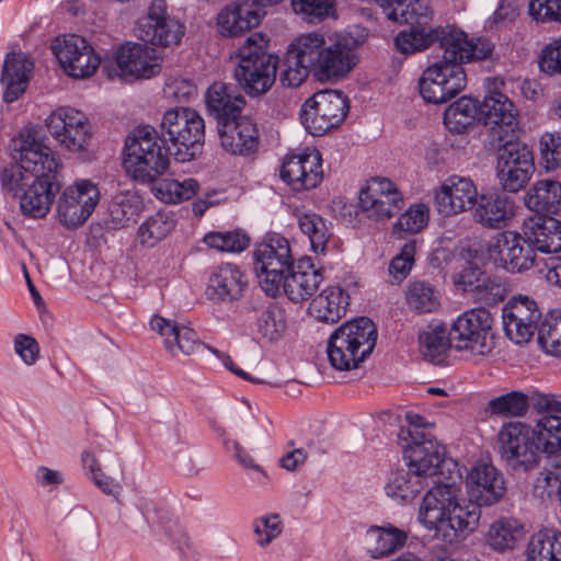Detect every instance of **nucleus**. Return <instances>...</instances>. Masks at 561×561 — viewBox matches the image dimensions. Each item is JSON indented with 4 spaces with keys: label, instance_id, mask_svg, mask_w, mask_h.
Returning a JSON list of instances; mask_svg holds the SVG:
<instances>
[{
    "label": "nucleus",
    "instance_id": "2",
    "mask_svg": "<svg viewBox=\"0 0 561 561\" xmlns=\"http://www.w3.org/2000/svg\"><path fill=\"white\" fill-rule=\"evenodd\" d=\"M366 37L365 28L355 27L337 34L328 44L323 34L309 32L295 37L287 48L313 69L317 80H339L346 77L357 65L356 50Z\"/></svg>",
    "mask_w": 561,
    "mask_h": 561
},
{
    "label": "nucleus",
    "instance_id": "59",
    "mask_svg": "<svg viewBox=\"0 0 561 561\" xmlns=\"http://www.w3.org/2000/svg\"><path fill=\"white\" fill-rule=\"evenodd\" d=\"M471 296L477 302L495 306L505 299L506 288L501 282L485 274Z\"/></svg>",
    "mask_w": 561,
    "mask_h": 561
},
{
    "label": "nucleus",
    "instance_id": "39",
    "mask_svg": "<svg viewBox=\"0 0 561 561\" xmlns=\"http://www.w3.org/2000/svg\"><path fill=\"white\" fill-rule=\"evenodd\" d=\"M482 506L471 499L465 500L460 496L444 522V529L453 530L455 537L468 536L479 525Z\"/></svg>",
    "mask_w": 561,
    "mask_h": 561
},
{
    "label": "nucleus",
    "instance_id": "62",
    "mask_svg": "<svg viewBox=\"0 0 561 561\" xmlns=\"http://www.w3.org/2000/svg\"><path fill=\"white\" fill-rule=\"evenodd\" d=\"M198 346L199 343L196 332L185 325H179L172 336V340H167V351H169L174 356L179 353L190 355Z\"/></svg>",
    "mask_w": 561,
    "mask_h": 561
},
{
    "label": "nucleus",
    "instance_id": "56",
    "mask_svg": "<svg viewBox=\"0 0 561 561\" xmlns=\"http://www.w3.org/2000/svg\"><path fill=\"white\" fill-rule=\"evenodd\" d=\"M256 328L262 337L272 342L280 339L285 332L286 322L280 310L276 306L270 305L260 311Z\"/></svg>",
    "mask_w": 561,
    "mask_h": 561
},
{
    "label": "nucleus",
    "instance_id": "28",
    "mask_svg": "<svg viewBox=\"0 0 561 561\" xmlns=\"http://www.w3.org/2000/svg\"><path fill=\"white\" fill-rule=\"evenodd\" d=\"M282 274L280 293L293 302L308 300L319 288L323 276L316 268L310 257H302Z\"/></svg>",
    "mask_w": 561,
    "mask_h": 561
},
{
    "label": "nucleus",
    "instance_id": "7",
    "mask_svg": "<svg viewBox=\"0 0 561 561\" xmlns=\"http://www.w3.org/2000/svg\"><path fill=\"white\" fill-rule=\"evenodd\" d=\"M160 130L163 140L171 144L172 156L178 162L193 160L205 137L204 119L190 107L167 111L162 117Z\"/></svg>",
    "mask_w": 561,
    "mask_h": 561
},
{
    "label": "nucleus",
    "instance_id": "50",
    "mask_svg": "<svg viewBox=\"0 0 561 561\" xmlns=\"http://www.w3.org/2000/svg\"><path fill=\"white\" fill-rule=\"evenodd\" d=\"M278 67L280 68L279 82L285 88H298L309 78L310 75H313V69L306 65L288 48L286 49Z\"/></svg>",
    "mask_w": 561,
    "mask_h": 561
},
{
    "label": "nucleus",
    "instance_id": "23",
    "mask_svg": "<svg viewBox=\"0 0 561 561\" xmlns=\"http://www.w3.org/2000/svg\"><path fill=\"white\" fill-rule=\"evenodd\" d=\"M322 178V158L316 149L286 156L280 168V179L297 192L314 188Z\"/></svg>",
    "mask_w": 561,
    "mask_h": 561
},
{
    "label": "nucleus",
    "instance_id": "27",
    "mask_svg": "<svg viewBox=\"0 0 561 561\" xmlns=\"http://www.w3.org/2000/svg\"><path fill=\"white\" fill-rule=\"evenodd\" d=\"M478 197L476 184L468 178L450 176L435 192L437 211L447 217L472 209Z\"/></svg>",
    "mask_w": 561,
    "mask_h": 561
},
{
    "label": "nucleus",
    "instance_id": "1",
    "mask_svg": "<svg viewBox=\"0 0 561 561\" xmlns=\"http://www.w3.org/2000/svg\"><path fill=\"white\" fill-rule=\"evenodd\" d=\"M61 168L50 147L35 139L26 140L20 148L19 160L0 171L1 188L19 198L24 216L44 218L61 188Z\"/></svg>",
    "mask_w": 561,
    "mask_h": 561
},
{
    "label": "nucleus",
    "instance_id": "44",
    "mask_svg": "<svg viewBox=\"0 0 561 561\" xmlns=\"http://www.w3.org/2000/svg\"><path fill=\"white\" fill-rule=\"evenodd\" d=\"M533 431L540 455L561 454V416L543 415L533 426Z\"/></svg>",
    "mask_w": 561,
    "mask_h": 561
},
{
    "label": "nucleus",
    "instance_id": "48",
    "mask_svg": "<svg viewBox=\"0 0 561 561\" xmlns=\"http://www.w3.org/2000/svg\"><path fill=\"white\" fill-rule=\"evenodd\" d=\"M537 333L538 343L547 354L561 356V309L550 311Z\"/></svg>",
    "mask_w": 561,
    "mask_h": 561
},
{
    "label": "nucleus",
    "instance_id": "13",
    "mask_svg": "<svg viewBox=\"0 0 561 561\" xmlns=\"http://www.w3.org/2000/svg\"><path fill=\"white\" fill-rule=\"evenodd\" d=\"M534 437L533 426L525 422L513 421L502 425L497 433V444L506 467L526 472L539 463L540 453Z\"/></svg>",
    "mask_w": 561,
    "mask_h": 561
},
{
    "label": "nucleus",
    "instance_id": "49",
    "mask_svg": "<svg viewBox=\"0 0 561 561\" xmlns=\"http://www.w3.org/2000/svg\"><path fill=\"white\" fill-rule=\"evenodd\" d=\"M174 228V220L165 213L158 211L149 217L138 228L140 243L153 247L164 239Z\"/></svg>",
    "mask_w": 561,
    "mask_h": 561
},
{
    "label": "nucleus",
    "instance_id": "33",
    "mask_svg": "<svg viewBox=\"0 0 561 561\" xmlns=\"http://www.w3.org/2000/svg\"><path fill=\"white\" fill-rule=\"evenodd\" d=\"M205 103L208 113L214 116L218 125L230 118H237L244 105V98L236 87L225 82H214L206 91Z\"/></svg>",
    "mask_w": 561,
    "mask_h": 561
},
{
    "label": "nucleus",
    "instance_id": "40",
    "mask_svg": "<svg viewBox=\"0 0 561 561\" xmlns=\"http://www.w3.org/2000/svg\"><path fill=\"white\" fill-rule=\"evenodd\" d=\"M481 122L479 101L463 95L450 104L444 113V124L454 134H462Z\"/></svg>",
    "mask_w": 561,
    "mask_h": 561
},
{
    "label": "nucleus",
    "instance_id": "20",
    "mask_svg": "<svg viewBox=\"0 0 561 561\" xmlns=\"http://www.w3.org/2000/svg\"><path fill=\"white\" fill-rule=\"evenodd\" d=\"M403 459L412 472L425 480L433 476H444L443 468L447 465L445 446L430 433H414L413 442L403 446Z\"/></svg>",
    "mask_w": 561,
    "mask_h": 561
},
{
    "label": "nucleus",
    "instance_id": "52",
    "mask_svg": "<svg viewBox=\"0 0 561 561\" xmlns=\"http://www.w3.org/2000/svg\"><path fill=\"white\" fill-rule=\"evenodd\" d=\"M87 48L88 41L76 34H67L62 37H57L51 45L54 55L67 75L70 71V65L75 64V59Z\"/></svg>",
    "mask_w": 561,
    "mask_h": 561
},
{
    "label": "nucleus",
    "instance_id": "26",
    "mask_svg": "<svg viewBox=\"0 0 561 561\" xmlns=\"http://www.w3.org/2000/svg\"><path fill=\"white\" fill-rule=\"evenodd\" d=\"M247 286L248 280L241 268L232 263H224L210 272L205 295L215 305L232 304L243 297Z\"/></svg>",
    "mask_w": 561,
    "mask_h": 561
},
{
    "label": "nucleus",
    "instance_id": "5",
    "mask_svg": "<svg viewBox=\"0 0 561 561\" xmlns=\"http://www.w3.org/2000/svg\"><path fill=\"white\" fill-rule=\"evenodd\" d=\"M124 167L126 171L141 183H152L169 168L171 147L158 142L157 130L151 126H138L125 145Z\"/></svg>",
    "mask_w": 561,
    "mask_h": 561
},
{
    "label": "nucleus",
    "instance_id": "64",
    "mask_svg": "<svg viewBox=\"0 0 561 561\" xmlns=\"http://www.w3.org/2000/svg\"><path fill=\"white\" fill-rule=\"evenodd\" d=\"M528 9L538 22H561V0H531Z\"/></svg>",
    "mask_w": 561,
    "mask_h": 561
},
{
    "label": "nucleus",
    "instance_id": "54",
    "mask_svg": "<svg viewBox=\"0 0 561 561\" xmlns=\"http://www.w3.org/2000/svg\"><path fill=\"white\" fill-rule=\"evenodd\" d=\"M419 342L423 355L433 363H439L447 350L451 347L450 331L448 334L442 328L424 331L420 334Z\"/></svg>",
    "mask_w": 561,
    "mask_h": 561
},
{
    "label": "nucleus",
    "instance_id": "53",
    "mask_svg": "<svg viewBox=\"0 0 561 561\" xmlns=\"http://www.w3.org/2000/svg\"><path fill=\"white\" fill-rule=\"evenodd\" d=\"M156 196L170 204H176L182 201L191 199L198 190V182L195 179H186L178 181L174 179H165L156 187Z\"/></svg>",
    "mask_w": 561,
    "mask_h": 561
},
{
    "label": "nucleus",
    "instance_id": "9",
    "mask_svg": "<svg viewBox=\"0 0 561 561\" xmlns=\"http://www.w3.org/2000/svg\"><path fill=\"white\" fill-rule=\"evenodd\" d=\"M493 318L485 308L465 311L450 328L451 348L469 352L471 356H488L495 347Z\"/></svg>",
    "mask_w": 561,
    "mask_h": 561
},
{
    "label": "nucleus",
    "instance_id": "30",
    "mask_svg": "<svg viewBox=\"0 0 561 561\" xmlns=\"http://www.w3.org/2000/svg\"><path fill=\"white\" fill-rule=\"evenodd\" d=\"M472 209L477 224L488 229H502L515 216V202L505 193H483L478 195Z\"/></svg>",
    "mask_w": 561,
    "mask_h": 561
},
{
    "label": "nucleus",
    "instance_id": "4",
    "mask_svg": "<svg viewBox=\"0 0 561 561\" xmlns=\"http://www.w3.org/2000/svg\"><path fill=\"white\" fill-rule=\"evenodd\" d=\"M377 342V328L367 317H359L336 328L327 345L331 366L337 370H352L365 362Z\"/></svg>",
    "mask_w": 561,
    "mask_h": 561
},
{
    "label": "nucleus",
    "instance_id": "46",
    "mask_svg": "<svg viewBox=\"0 0 561 561\" xmlns=\"http://www.w3.org/2000/svg\"><path fill=\"white\" fill-rule=\"evenodd\" d=\"M533 389L524 391H510L491 399L488 409L491 414L519 417L527 414L533 404Z\"/></svg>",
    "mask_w": 561,
    "mask_h": 561
},
{
    "label": "nucleus",
    "instance_id": "51",
    "mask_svg": "<svg viewBox=\"0 0 561 561\" xmlns=\"http://www.w3.org/2000/svg\"><path fill=\"white\" fill-rule=\"evenodd\" d=\"M140 206V197L133 191L115 194L108 207L112 222L116 226H125L138 215Z\"/></svg>",
    "mask_w": 561,
    "mask_h": 561
},
{
    "label": "nucleus",
    "instance_id": "60",
    "mask_svg": "<svg viewBox=\"0 0 561 561\" xmlns=\"http://www.w3.org/2000/svg\"><path fill=\"white\" fill-rule=\"evenodd\" d=\"M416 243L414 240L405 242L400 252L391 260L389 264V274L393 279L401 282L411 272L414 264Z\"/></svg>",
    "mask_w": 561,
    "mask_h": 561
},
{
    "label": "nucleus",
    "instance_id": "17",
    "mask_svg": "<svg viewBox=\"0 0 561 561\" xmlns=\"http://www.w3.org/2000/svg\"><path fill=\"white\" fill-rule=\"evenodd\" d=\"M99 201L100 191L90 180H81L66 187L57 205L60 224L70 229L82 226L94 211Z\"/></svg>",
    "mask_w": 561,
    "mask_h": 561
},
{
    "label": "nucleus",
    "instance_id": "38",
    "mask_svg": "<svg viewBox=\"0 0 561 561\" xmlns=\"http://www.w3.org/2000/svg\"><path fill=\"white\" fill-rule=\"evenodd\" d=\"M367 551L371 558L378 559L394 553L402 548L408 539L404 530L392 525L371 526L366 531Z\"/></svg>",
    "mask_w": 561,
    "mask_h": 561
},
{
    "label": "nucleus",
    "instance_id": "32",
    "mask_svg": "<svg viewBox=\"0 0 561 561\" xmlns=\"http://www.w3.org/2000/svg\"><path fill=\"white\" fill-rule=\"evenodd\" d=\"M522 230L536 251L541 253L561 251V221L554 217L531 216L524 221Z\"/></svg>",
    "mask_w": 561,
    "mask_h": 561
},
{
    "label": "nucleus",
    "instance_id": "55",
    "mask_svg": "<svg viewBox=\"0 0 561 561\" xmlns=\"http://www.w3.org/2000/svg\"><path fill=\"white\" fill-rule=\"evenodd\" d=\"M539 165L547 172L561 167V133H545L539 138Z\"/></svg>",
    "mask_w": 561,
    "mask_h": 561
},
{
    "label": "nucleus",
    "instance_id": "14",
    "mask_svg": "<svg viewBox=\"0 0 561 561\" xmlns=\"http://www.w3.org/2000/svg\"><path fill=\"white\" fill-rule=\"evenodd\" d=\"M486 253L490 261L510 273L528 271L536 262V250L526 240V236L511 230L495 236L490 241Z\"/></svg>",
    "mask_w": 561,
    "mask_h": 561
},
{
    "label": "nucleus",
    "instance_id": "6",
    "mask_svg": "<svg viewBox=\"0 0 561 561\" xmlns=\"http://www.w3.org/2000/svg\"><path fill=\"white\" fill-rule=\"evenodd\" d=\"M419 41L414 47L420 48V51L438 44L443 50L439 62L459 68H463L466 62L486 59L494 48L489 39L468 38L463 31L451 25H437L428 35L419 37Z\"/></svg>",
    "mask_w": 561,
    "mask_h": 561
},
{
    "label": "nucleus",
    "instance_id": "42",
    "mask_svg": "<svg viewBox=\"0 0 561 561\" xmlns=\"http://www.w3.org/2000/svg\"><path fill=\"white\" fill-rule=\"evenodd\" d=\"M527 561H561V533L543 529L534 534L526 548Z\"/></svg>",
    "mask_w": 561,
    "mask_h": 561
},
{
    "label": "nucleus",
    "instance_id": "18",
    "mask_svg": "<svg viewBox=\"0 0 561 561\" xmlns=\"http://www.w3.org/2000/svg\"><path fill=\"white\" fill-rule=\"evenodd\" d=\"M479 105L481 121L489 127L488 144L518 137V111L505 94L493 91Z\"/></svg>",
    "mask_w": 561,
    "mask_h": 561
},
{
    "label": "nucleus",
    "instance_id": "57",
    "mask_svg": "<svg viewBox=\"0 0 561 561\" xmlns=\"http://www.w3.org/2000/svg\"><path fill=\"white\" fill-rule=\"evenodd\" d=\"M204 242L221 252H242L250 244V238L241 231L208 232Z\"/></svg>",
    "mask_w": 561,
    "mask_h": 561
},
{
    "label": "nucleus",
    "instance_id": "16",
    "mask_svg": "<svg viewBox=\"0 0 561 561\" xmlns=\"http://www.w3.org/2000/svg\"><path fill=\"white\" fill-rule=\"evenodd\" d=\"M404 199L396 183L386 178H373L359 192V207L367 218L382 221L396 216Z\"/></svg>",
    "mask_w": 561,
    "mask_h": 561
},
{
    "label": "nucleus",
    "instance_id": "34",
    "mask_svg": "<svg viewBox=\"0 0 561 561\" xmlns=\"http://www.w3.org/2000/svg\"><path fill=\"white\" fill-rule=\"evenodd\" d=\"M350 286L346 288L340 285L328 286L309 305V313L317 320L325 323H335L345 316L350 305L351 294L355 290Z\"/></svg>",
    "mask_w": 561,
    "mask_h": 561
},
{
    "label": "nucleus",
    "instance_id": "10",
    "mask_svg": "<svg viewBox=\"0 0 561 561\" xmlns=\"http://www.w3.org/2000/svg\"><path fill=\"white\" fill-rule=\"evenodd\" d=\"M518 137H507L502 141L489 144L490 149L497 150L496 175L502 188L516 193L524 188L535 172L531 149L517 141Z\"/></svg>",
    "mask_w": 561,
    "mask_h": 561
},
{
    "label": "nucleus",
    "instance_id": "45",
    "mask_svg": "<svg viewBox=\"0 0 561 561\" xmlns=\"http://www.w3.org/2000/svg\"><path fill=\"white\" fill-rule=\"evenodd\" d=\"M298 226L304 234L309 238L314 253H324L327 244L332 237V230L327 220L312 211L297 214Z\"/></svg>",
    "mask_w": 561,
    "mask_h": 561
},
{
    "label": "nucleus",
    "instance_id": "58",
    "mask_svg": "<svg viewBox=\"0 0 561 561\" xmlns=\"http://www.w3.org/2000/svg\"><path fill=\"white\" fill-rule=\"evenodd\" d=\"M427 222L428 208L424 204L412 205L397 220L393 227V233H417L427 225Z\"/></svg>",
    "mask_w": 561,
    "mask_h": 561
},
{
    "label": "nucleus",
    "instance_id": "8",
    "mask_svg": "<svg viewBox=\"0 0 561 561\" xmlns=\"http://www.w3.org/2000/svg\"><path fill=\"white\" fill-rule=\"evenodd\" d=\"M383 8L389 20L409 25V30L398 33L394 39L397 49L402 54H414L420 48L414 47L419 37L430 34L433 10L430 0H376Z\"/></svg>",
    "mask_w": 561,
    "mask_h": 561
},
{
    "label": "nucleus",
    "instance_id": "22",
    "mask_svg": "<svg viewBox=\"0 0 561 561\" xmlns=\"http://www.w3.org/2000/svg\"><path fill=\"white\" fill-rule=\"evenodd\" d=\"M184 28L178 19L167 14L164 0H153L148 16L139 24V37L151 45L169 47L180 43Z\"/></svg>",
    "mask_w": 561,
    "mask_h": 561
},
{
    "label": "nucleus",
    "instance_id": "24",
    "mask_svg": "<svg viewBox=\"0 0 561 561\" xmlns=\"http://www.w3.org/2000/svg\"><path fill=\"white\" fill-rule=\"evenodd\" d=\"M461 496V489L455 482L437 483L424 495L417 518L428 530L440 531L444 522Z\"/></svg>",
    "mask_w": 561,
    "mask_h": 561
},
{
    "label": "nucleus",
    "instance_id": "19",
    "mask_svg": "<svg viewBox=\"0 0 561 561\" xmlns=\"http://www.w3.org/2000/svg\"><path fill=\"white\" fill-rule=\"evenodd\" d=\"M117 76L125 81L148 80L162 70V58L148 45L126 43L115 51Z\"/></svg>",
    "mask_w": 561,
    "mask_h": 561
},
{
    "label": "nucleus",
    "instance_id": "25",
    "mask_svg": "<svg viewBox=\"0 0 561 561\" xmlns=\"http://www.w3.org/2000/svg\"><path fill=\"white\" fill-rule=\"evenodd\" d=\"M469 497L483 506L500 502L506 494L503 473L493 465L480 462L469 471L466 479Z\"/></svg>",
    "mask_w": 561,
    "mask_h": 561
},
{
    "label": "nucleus",
    "instance_id": "12",
    "mask_svg": "<svg viewBox=\"0 0 561 561\" xmlns=\"http://www.w3.org/2000/svg\"><path fill=\"white\" fill-rule=\"evenodd\" d=\"M253 259L262 290L271 297L278 296L282 274L294 263L288 240L279 234L268 237L256 245Z\"/></svg>",
    "mask_w": 561,
    "mask_h": 561
},
{
    "label": "nucleus",
    "instance_id": "29",
    "mask_svg": "<svg viewBox=\"0 0 561 561\" xmlns=\"http://www.w3.org/2000/svg\"><path fill=\"white\" fill-rule=\"evenodd\" d=\"M265 10L252 1H233L222 8L217 15L218 32L226 37L240 36L256 27Z\"/></svg>",
    "mask_w": 561,
    "mask_h": 561
},
{
    "label": "nucleus",
    "instance_id": "21",
    "mask_svg": "<svg viewBox=\"0 0 561 561\" xmlns=\"http://www.w3.org/2000/svg\"><path fill=\"white\" fill-rule=\"evenodd\" d=\"M541 311L537 302L527 296L511 299L503 308V329L506 336L517 345L531 341L540 327Z\"/></svg>",
    "mask_w": 561,
    "mask_h": 561
},
{
    "label": "nucleus",
    "instance_id": "36",
    "mask_svg": "<svg viewBox=\"0 0 561 561\" xmlns=\"http://www.w3.org/2000/svg\"><path fill=\"white\" fill-rule=\"evenodd\" d=\"M525 206L538 215H553L561 209V183L539 180L526 192Z\"/></svg>",
    "mask_w": 561,
    "mask_h": 561
},
{
    "label": "nucleus",
    "instance_id": "31",
    "mask_svg": "<svg viewBox=\"0 0 561 561\" xmlns=\"http://www.w3.org/2000/svg\"><path fill=\"white\" fill-rule=\"evenodd\" d=\"M222 148L231 154L250 156L257 151L260 138L256 125L241 114L219 125Z\"/></svg>",
    "mask_w": 561,
    "mask_h": 561
},
{
    "label": "nucleus",
    "instance_id": "43",
    "mask_svg": "<svg viewBox=\"0 0 561 561\" xmlns=\"http://www.w3.org/2000/svg\"><path fill=\"white\" fill-rule=\"evenodd\" d=\"M405 302L417 314L432 313L440 306V294L431 283L414 280L405 290Z\"/></svg>",
    "mask_w": 561,
    "mask_h": 561
},
{
    "label": "nucleus",
    "instance_id": "15",
    "mask_svg": "<svg viewBox=\"0 0 561 561\" xmlns=\"http://www.w3.org/2000/svg\"><path fill=\"white\" fill-rule=\"evenodd\" d=\"M466 84L463 68L436 61L424 70L419 80V90L425 102L442 104L455 98Z\"/></svg>",
    "mask_w": 561,
    "mask_h": 561
},
{
    "label": "nucleus",
    "instance_id": "11",
    "mask_svg": "<svg viewBox=\"0 0 561 561\" xmlns=\"http://www.w3.org/2000/svg\"><path fill=\"white\" fill-rule=\"evenodd\" d=\"M350 110V102L343 92L321 90L301 106L300 121L312 136H323L339 127Z\"/></svg>",
    "mask_w": 561,
    "mask_h": 561
},
{
    "label": "nucleus",
    "instance_id": "35",
    "mask_svg": "<svg viewBox=\"0 0 561 561\" xmlns=\"http://www.w3.org/2000/svg\"><path fill=\"white\" fill-rule=\"evenodd\" d=\"M33 62L21 54H8L2 69L1 84L4 85L3 101L12 103L26 90Z\"/></svg>",
    "mask_w": 561,
    "mask_h": 561
},
{
    "label": "nucleus",
    "instance_id": "47",
    "mask_svg": "<svg viewBox=\"0 0 561 561\" xmlns=\"http://www.w3.org/2000/svg\"><path fill=\"white\" fill-rule=\"evenodd\" d=\"M87 124L90 123L85 114L70 106L58 107L46 119L47 129L55 140Z\"/></svg>",
    "mask_w": 561,
    "mask_h": 561
},
{
    "label": "nucleus",
    "instance_id": "41",
    "mask_svg": "<svg viewBox=\"0 0 561 561\" xmlns=\"http://www.w3.org/2000/svg\"><path fill=\"white\" fill-rule=\"evenodd\" d=\"M424 488L425 479L408 468V471L400 470L390 476L385 485V492L397 503L407 504L414 500Z\"/></svg>",
    "mask_w": 561,
    "mask_h": 561
},
{
    "label": "nucleus",
    "instance_id": "63",
    "mask_svg": "<svg viewBox=\"0 0 561 561\" xmlns=\"http://www.w3.org/2000/svg\"><path fill=\"white\" fill-rule=\"evenodd\" d=\"M539 68L549 76L561 75V38L553 39L542 48Z\"/></svg>",
    "mask_w": 561,
    "mask_h": 561
},
{
    "label": "nucleus",
    "instance_id": "3",
    "mask_svg": "<svg viewBox=\"0 0 561 561\" xmlns=\"http://www.w3.org/2000/svg\"><path fill=\"white\" fill-rule=\"evenodd\" d=\"M267 49V37L257 32L247 37L236 51L238 64L233 78L239 88L251 98L266 94L276 81L279 58Z\"/></svg>",
    "mask_w": 561,
    "mask_h": 561
},
{
    "label": "nucleus",
    "instance_id": "61",
    "mask_svg": "<svg viewBox=\"0 0 561 561\" xmlns=\"http://www.w3.org/2000/svg\"><path fill=\"white\" fill-rule=\"evenodd\" d=\"M253 531L260 547L268 546L282 533V522L277 514L262 516L254 520Z\"/></svg>",
    "mask_w": 561,
    "mask_h": 561
},
{
    "label": "nucleus",
    "instance_id": "37",
    "mask_svg": "<svg viewBox=\"0 0 561 561\" xmlns=\"http://www.w3.org/2000/svg\"><path fill=\"white\" fill-rule=\"evenodd\" d=\"M525 536L524 525L513 517L494 520L485 535L486 545L496 552L514 550Z\"/></svg>",
    "mask_w": 561,
    "mask_h": 561
}]
</instances>
